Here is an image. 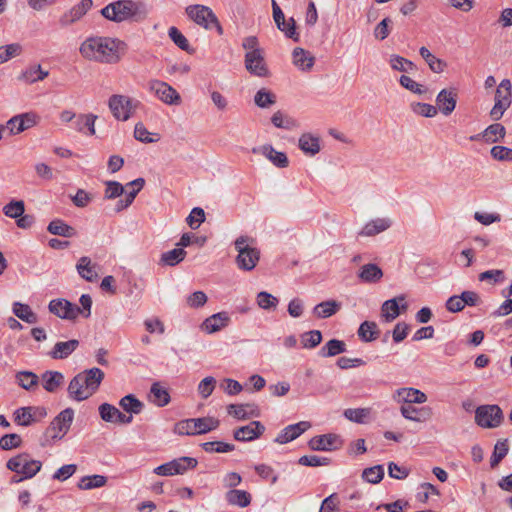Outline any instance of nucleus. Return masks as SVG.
Here are the masks:
<instances>
[{"mask_svg":"<svg viewBox=\"0 0 512 512\" xmlns=\"http://www.w3.org/2000/svg\"><path fill=\"white\" fill-rule=\"evenodd\" d=\"M127 45L124 41L112 38L93 36L82 42L79 52L87 60L102 64H116L125 53Z\"/></svg>","mask_w":512,"mask_h":512,"instance_id":"f257e3e1","label":"nucleus"},{"mask_svg":"<svg viewBox=\"0 0 512 512\" xmlns=\"http://www.w3.org/2000/svg\"><path fill=\"white\" fill-rule=\"evenodd\" d=\"M104 376V372L97 367L78 373L68 385L69 397L77 402L88 399L98 390Z\"/></svg>","mask_w":512,"mask_h":512,"instance_id":"f03ea898","label":"nucleus"},{"mask_svg":"<svg viewBox=\"0 0 512 512\" xmlns=\"http://www.w3.org/2000/svg\"><path fill=\"white\" fill-rule=\"evenodd\" d=\"M101 15L109 21L121 23L124 21L139 22L148 15L145 4L133 0H118L109 3L101 9Z\"/></svg>","mask_w":512,"mask_h":512,"instance_id":"7ed1b4c3","label":"nucleus"},{"mask_svg":"<svg viewBox=\"0 0 512 512\" xmlns=\"http://www.w3.org/2000/svg\"><path fill=\"white\" fill-rule=\"evenodd\" d=\"M256 240L252 237L242 235L235 242V250L238 252L236 264L239 269L251 271L260 259V251L255 246Z\"/></svg>","mask_w":512,"mask_h":512,"instance_id":"20e7f679","label":"nucleus"},{"mask_svg":"<svg viewBox=\"0 0 512 512\" xmlns=\"http://www.w3.org/2000/svg\"><path fill=\"white\" fill-rule=\"evenodd\" d=\"M220 421L214 417L190 418L181 420L174 426L178 435L205 434L219 427Z\"/></svg>","mask_w":512,"mask_h":512,"instance_id":"39448f33","label":"nucleus"},{"mask_svg":"<svg viewBox=\"0 0 512 512\" xmlns=\"http://www.w3.org/2000/svg\"><path fill=\"white\" fill-rule=\"evenodd\" d=\"M6 467L16 474L23 475V478L31 479L41 470L42 462L31 459L27 453H20L10 458Z\"/></svg>","mask_w":512,"mask_h":512,"instance_id":"423d86ee","label":"nucleus"},{"mask_svg":"<svg viewBox=\"0 0 512 512\" xmlns=\"http://www.w3.org/2000/svg\"><path fill=\"white\" fill-rule=\"evenodd\" d=\"M512 85L509 79H503L495 92V103L490 111L492 120H500L504 112L510 107L512 102Z\"/></svg>","mask_w":512,"mask_h":512,"instance_id":"0eeeda50","label":"nucleus"},{"mask_svg":"<svg viewBox=\"0 0 512 512\" xmlns=\"http://www.w3.org/2000/svg\"><path fill=\"white\" fill-rule=\"evenodd\" d=\"M74 419V410L66 408L61 411L50 423L45 431V437L56 440L62 439L70 429Z\"/></svg>","mask_w":512,"mask_h":512,"instance_id":"6e6552de","label":"nucleus"},{"mask_svg":"<svg viewBox=\"0 0 512 512\" xmlns=\"http://www.w3.org/2000/svg\"><path fill=\"white\" fill-rule=\"evenodd\" d=\"M148 90L166 105L172 106L181 104L180 94L167 82L152 79L148 82Z\"/></svg>","mask_w":512,"mask_h":512,"instance_id":"1a4fd4ad","label":"nucleus"},{"mask_svg":"<svg viewBox=\"0 0 512 512\" xmlns=\"http://www.w3.org/2000/svg\"><path fill=\"white\" fill-rule=\"evenodd\" d=\"M198 464L196 458L180 457L164 463L154 469V473L159 476H173L184 474L186 471L194 469Z\"/></svg>","mask_w":512,"mask_h":512,"instance_id":"9d476101","label":"nucleus"},{"mask_svg":"<svg viewBox=\"0 0 512 512\" xmlns=\"http://www.w3.org/2000/svg\"><path fill=\"white\" fill-rule=\"evenodd\" d=\"M476 423L485 428H494L501 424L503 413L498 405H483L476 409Z\"/></svg>","mask_w":512,"mask_h":512,"instance_id":"9b49d317","label":"nucleus"},{"mask_svg":"<svg viewBox=\"0 0 512 512\" xmlns=\"http://www.w3.org/2000/svg\"><path fill=\"white\" fill-rule=\"evenodd\" d=\"M138 103L137 101L134 103L128 96L115 94L109 98L108 106L117 120L127 121L132 114V109H134Z\"/></svg>","mask_w":512,"mask_h":512,"instance_id":"f8f14e48","label":"nucleus"},{"mask_svg":"<svg viewBox=\"0 0 512 512\" xmlns=\"http://www.w3.org/2000/svg\"><path fill=\"white\" fill-rule=\"evenodd\" d=\"M49 312L61 319L74 320L81 313V309L64 298L53 299L48 305Z\"/></svg>","mask_w":512,"mask_h":512,"instance_id":"ddd939ff","label":"nucleus"},{"mask_svg":"<svg viewBox=\"0 0 512 512\" xmlns=\"http://www.w3.org/2000/svg\"><path fill=\"white\" fill-rule=\"evenodd\" d=\"M186 14L187 16L194 21L196 24L204 27L209 28L210 23L217 24V18L213 11L204 5H190L186 8Z\"/></svg>","mask_w":512,"mask_h":512,"instance_id":"4468645a","label":"nucleus"},{"mask_svg":"<svg viewBox=\"0 0 512 512\" xmlns=\"http://www.w3.org/2000/svg\"><path fill=\"white\" fill-rule=\"evenodd\" d=\"M245 68L249 73L258 77H266L269 74L262 51L247 52Z\"/></svg>","mask_w":512,"mask_h":512,"instance_id":"2eb2a0df","label":"nucleus"},{"mask_svg":"<svg viewBox=\"0 0 512 512\" xmlns=\"http://www.w3.org/2000/svg\"><path fill=\"white\" fill-rule=\"evenodd\" d=\"M92 0H81L59 18L61 27H68L79 21L92 7Z\"/></svg>","mask_w":512,"mask_h":512,"instance_id":"dca6fc26","label":"nucleus"},{"mask_svg":"<svg viewBox=\"0 0 512 512\" xmlns=\"http://www.w3.org/2000/svg\"><path fill=\"white\" fill-rule=\"evenodd\" d=\"M310 427L311 423L308 421H300L296 424L288 425L283 430H281L274 441L278 444H286L298 438Z\"/></svg>","mask_w":512,"mask_h":512,"instance_id":"f3484780","label":"nucleus"},{"mask_svg":"<svg viewBox=\"0 0 512 512\" xmlns=\"http://www.w3.org/2000/svg\"><path fill=\"white\" fill-rule=\"evenodd\" d=\"M265 431V426L259 421H252L246 426L239 427L233 433L237 441H252L260 437Z\"/></svg>","mask_w":512,"mask_h":512,"instance_id":"a211bd4d","label":"nucleus"},{"mask_svg":"<svg viewBox=\"0 0 512 512\" xmlns=\"http://www.w3.org/2000/svg\"><path fill=\"white\" fill-rule=\"evenodd\" d=\"M308 445L314 451H333L340 447L341 442L335 434H324L311 438Z\"/></svg>","mask_w":512,"mask_h":512,"instance_id":"6ab92c4d","label":"nucleus"},{"mask_svg":"<svg viewBox=\"0 0 512 512\" xmlns=\"http://www.w3.org/2000/svg\"><path fill=\"white\" fill-rule=\"evenodd\" d=\"M393 398L395 401L405 404H422L427 401V395L424 392L412 387L397 389Z\"/></svg>","mask_w":512,"mask_h":512,"instance_id":"aec40b11","label":"nucleus"},{"mask_svg":"<svg viewBox=\"0 0 512 512\" xmlns=\"http://www.w3.org/2000/svg\"><path fill=\"white\" fill-rule=\"evenodd\" d=\"M437 107L445 116L450 115L456 107L457 93L454 89H442L436 97Z\"/></svg>","mask_w":512,"mask_h":512,"instance_id":"412c9836","label":"nucleus"},{"mask_svg":"<svg viewBox=\"0 0 512 512\" xmlns=\"http://www.w3.org/2000/svg\"><path fill=\"white\" fill-rule=\"evenodd\" d=\"M254 154H262L270 160L275 166L285 168L288 166L289 161L285 153L276 151L271 145L266 144L261 147H254L252 149Z\"/></svg>","mask_w":512,"mask_h":512,"instance_id":"4be33fe9","label":"nucleus"},{"mask_svg":"<svg viewBox=\"0 0 512 512\" xmlns=\"http://www.w3.org/2000/svg\"><path fill=\"white\" fill-rule=\"evenodd\" d=\"M401 415L410 421L425 422L432 416V409L428 406L416 408L412 404H405L400 407Z\"/></svg>","mask_w":512,"mask_h":512,"instance_id":"5701e85b","label":"nucleus"},{"mask_svg":"<svg viewBox=\"0 0 512 512\" xmlns=\"http://www.w3.org/2000/svg\"><path fill=\"white\" fill-rule=\"evenodd\" d=\"M49 75L48 70H44L40 64H33L26 67L17 76V80L25 84H34L38 81H42Z\"/></svg>","mask_w":512,"mask_h":512,"instance_id":"b1692460","label":"nucleus"},{"mask_svg":"<svg viewBox=\"0 0 512 512\" xmlns=\"http://www.w3.org/2000/svg\"><path fill=\"white\" fill-rule=\"evenodd\" d=\"M357 276L361 282L372 284L381 280L383 271L377 264L368 263L359 268Z\"/></svg>","mask_w":512,"mask_h":512,"instance_id":"393cba45","label":"nucleus"},{"mask_svg":"<svg viewBox=\"0 0 512 512\" xmlns=\"http://www.w3.org/2000/svg\"><path fill=\"white\" fill-rule=\"evenodd\" d=\"M229 320L230 318L227 313L219 312L206 318L203 321L201 328L207 333H215L226 327L229 323Z\"/></svg>","mask_w":512,"mask_h":512,"instance_id":"a878e982","label":"nucleus"},{"mask_svg":"<svg viewBox=\"0 0 512 512\" xmlns=\"http://www.w3.org/2000/svg\"><path fill=\"white\" fill-rule=\"evenodd\" d=\"M341 303L336 300H327L313 308V314L318 319H326L335 315L341 309Z\"/></svg>","mask_w":512,"mask_h":512,"instance_id":"bb28decb","label":"nucleus"},{"mask_svg":"<svg viewBox=\"0 0 512 512\" xmlns=\"http://www.w3.org/2000/svg\"><path fill=\"white\" fill-rule=\"evenodd\" d=\"M79 346V341L71 339L66 342H57L50 352L53 359H65L70 356Z\"/></svg>","mask_w":512,"mask_h":512,"instance_id":"cd10ccee","label":"nucleus"},{"mask_svg":"<svg viewBox=\"0 0 512 512\" xmlns=\"http://www.w3.org/2000/svg\"><path fill=\"white\" fill-rule=\"evenodd\" d=\"M391 226V221L386 218H377L368 222L359 232L360 236L370 237L377 235Z\"/></svg>","mask_w":512,"mask_h":512,"instance_id":"c85d7f7f","label":"nucleus"},{"mask_svg":"<svg viewBox=\"0 0 512 512\" xmlns=\"http://www.w3.org/2000/svg\"><path fill=\"white\" fill-rule=\"evenodd\" d=\"M299 148L307 155L314 156L320 151V138L304 133L299 138Z\"/></svg>","mask_w":512,"mask_h":512,"instance_id":"c756f323","label":"nucleus"},{"mask_svg":"<svg viewBox=\"0 0 512 512\" xmlns=\"http://www.w3.org/2000/svg\"><path fill=\"white\" fill-rule=\"evenodd\" d=\"M76 269L79 275L86 281L93 282L97 279L96 265L91 263V259L83 256L78 260Z\"/></svg>","mask_w":512,"mask_h":512,"instance_id":"7c9ffc66","label":"nucleus"},{"mask_svg":"<svg viewBox=\"0 0 512 512\" xmlns=\"http://www.w3.org/2000/svg\"><path fill=\"white\" fill-rule=\"evenodd\" d=\"M43 388L48 392H55L64 382V375L58 371H46L42 374Z\"/></svg>","mask_w":512,"mask_h":512,"instance_id":"2f4dec72","label":"nucleus"},{"mask_svg":"<svg viewBox=\"0 0 512 512\" xmlns=\"http://www.w3.org/2000/svg\"><path fill=\"white\" fill-rule=\"evenodd\" d=\"M292 56L294 65L303 71L310 70L314 65V57L300 47L293 50Z\"/></svg>","mask_w":512,"mask_h":512,"instance_id":"473e14b6","label":"nucleus"},{"mask_svg":"<svg viewBox=\"0 0 512 512\" xmlns=\"http://www.w3.org/2000/svg\"><path fill=\"white\" fill-rule=\"evenodd\" d=\"M12 310L16 317L28 324H35L38 321L37 314L27 304L15 302Z\"/></svg>","mask_w":512,"mask_h":512,"instance_id":"72a5a7b5","label":"nucleus"},{"mask_svg":"<svg viewBox=\"0 0 512 512\" xmlns=\"http://www.w3.org/2000/svg\"><path fill=\"white\" fill-rule=\"evenodd\" d=\"M226 500L231 505L244 508L251 503V495L244 490L231 489L226 493Z\"/></svg>","mask_w":512,"mask_h":512,"instance_id":"f704fd0d","label":"nucleus"},{"mask_svg":"<svg viewBox=\"0 0 512 512\" xmlns=\"http://www.w3.org/2000/svg\"><path fill=\"white\" fill-rule=\"evenodd\" d=\"M47 230L49 233L53 235H58L62 237L69 238L76 235V230L72 226L66 224L64 221L60 219H55L51 221L47 227Z\"/></svg>","mask_w":512,"mask_h":512,"instance_id":"c9c22d12","label":"nucleus"},{"mask_svg":"<svg viewBox=\"0 0 512 512\" xmlns=\"http://www.w3.org/2000/svg\"><path fill=\"white\" fill-rule=\"evenodd\" d=\"M379 329L375 322L364 321L358 329V336L363 342H371L377 339Z\"/></svg>","mask_w":512,"mask_h":512,"instance_id":"e433bc0d","label":"nucleus"},{"mask_svg":"<svg viewBox=\"0 0 512 512\" xmlns=\"http://www.w3.org/2000/svg\"><path fill=\"white\" fill-rule=\"evenodd\" d=\"M419 53L434 73H442L447 66L446 62L437 58L426 47H421Z\"/></svg>","mask_w":512,"mask_h":512,"instance_id":"4c0bfd02","label":"nucleus"},{"mask_svg":"<svg viewBox=\"0 0 512 512\" xmlns=\"http://www.w3.org/2000/svg\"><path fill=\"white\" fill-rule=\"evenodd\" d=\"M346 351V344L338 339L329 340L321 347L319 354L321 357H333Z\"/></svg>","mask_w":512,"mask_h":512,"instance_id":"58836bf2","label":"nucleus"},{"mask_svg":"<svg viewBox=\"0 0 512 512\" xmlns=\"http://www.w3.org/2000/svg\"><path fill=\"white\" fill-rule=\"evenodd\" d=\"M107 478L103 475L95 474L84 476L79 480L78 488L81 490H91L105 486Z\"/></svg>","mask_w":512,"mask_h":512,"instance_id":"ea45409f","label":"nucleus"},{"mask_svg":"<svg viewBox=\"0 0 512 512\" xmlns=\"http://www.w3.org/2000/svg\"><path fill=\"white\" fill-rule=\"evenodd\" d=\"M119 405L121 408L131 414H139L144 408L143 402L138 400L134 395L128 394L124 396L120 402Z\"/></svg>","mask_w":512,"mask_h":512,"instance_id":"a19ab883","label":"nucleus"},{"mask_svg":"<svg viewBox=\"0 0 512 512\" xmlns=\"http://www.w3.org/2000/svg\"><path fill=\"white\" fill-rule=\"evenodd\" d=\"M400 314L397 299H390L385 301L381 306V316L386 322H391L396 319Z\"/></svg>","mask_w":512,"mask_h":512,"instance_id":"79ce46f5","label":"nucleus"},{"mask_svg":"<svg viewBox=\"0 0 512 512\" xmlns=\"http://www.w3.org/2000/svg\"><path fill=\"white\" fill-rule=\"evenodd\" d=\"M17 383L25 390H32L38 385V376L30 371H20L16 374Z\"/></svg>","mask_w":512,"mask_h":512,"instance_id":"37998d69","label":"nucleus"},{"mask_svg":"<svg viewBox=\"0 0 512 512\" xmlns=\"http://www.w3.org/2000/svg\"><path fill=\"white\" fill-rule=\"evenodd\" d=\"M254 102L259 108H269L276 103V95L262 88L256 92Z\"/></svg>","mask_w":512,"mask_h":512,"instance_id":"c03bdc74","label":"nucleus"},{"mask_svg":"<svg viewBox=\"0 0 512 512\" xmlns=\"http://www.w3.org/2000/svg\"><path fill=\"white\" fill-rule=\"evenodd\" d=\"M186 254L183 248H174L162 254L161 262L167 266H175L184 260Z\"/></svg>","mask_w":512,"mask_h":512,"instance_id":"a18cd8bd","label":"nucleus"},{"mask_svg":"<svg viewBox=\"0 0 512 512\" xmlns=\"http://www.w3.org/2000/svg\"><path fill=\"white\" fill-rule=\"evenodd\" d=\"M301 345L305 349H313L322 341V333L319 330L304 332L300 336Z\"/></svg>","mask_w":512,"mask_h":512,"instance_id":"49530a36","label":"nucleus"},{"mask_svg":"<svg viewBox=\"0 0 512 512\" xmlns=\"http://www.w3.org/2000/svg\"><path fill=\"white\" fill-rule=\"evenodd\" d=\"M506 133L505 127L502 124L494 123L488 126L484 132L483 137L487 142L495 143L499 139L504 138Z\"/></svg>","mask_w":512,"mask_h":512,"instance_id":"de8ad7c7","label":"nucleus"},{"mask_svg":"<svg viewBox=\"0 0 512 512\" xmlns=\"http://www.w3.org/2000/svg\"><path fill=\"white\" fill-rule=\"evenodd\" d=\"M271 122L277 128L292 130L298 127V123L291 117L285 116L281 111L275 112L271 117Z\"/></svg>","mask_w":512,"mask_h":512,"instance_id":"09e8293b","label":"nucleus"},{"mask_svg":"<svg viewBox=\"0 0 512 512\" xmlns=\"http://www.w3.org/2000/svg\"><path fill=\"white\" fill-rule=\"evenodd\" d=\"M150 393L153 397V402L159 407L166 406L170 402L168 391L162 388L158 383L152 384Z\"/></svg>","mask_w":512,"mask_h":512,"instance_id":"8fccbe9b","label":"nucleus"},{"mask_svg":"<svg viewBox=\"0 0 512 512\" xmlns=\"http://www.w3.org/2000/svg\"><path fill=\"white\" fill-rule=\"evenodd\" d=\"M25 212V204L22 200H12L3 207V213L13 219H17Z\"/></svg>","mask_w":512,"mask_h":512,"instance_id":"3c124183","label":"nucleus"},{"mask_svg":"<svg viewBox=\"0 0 512 512\" xmlns=\"http://www.w3.org/2000/svg\"><path fill=\"white\" fill-rule=\"evenodd\" d=\"M251 407L250 404H230L227 407V412L230 416L238 419V420H246L251 416H258L257 413L251 412L247 413L246 408Z\"/></svg>","mask_w":512,"mask_h":512,"instance_id":"603ef678","label":"nucleus"},{"mask_svg":"<svg viewBox=\"0 0 512 512\" xmlns=\"http://www.w3.org/2000/svg\"><path fill=\"white\" fill-rule=\"evenodd\" d=\"M384 477V468L382 465H376L363 470L362 478L371 484L379 483Z\"/></svg>","mask_w":512,"mask_h":512,"instance_id":"864d4df0","label":"nucleus"},{"mask_svg":"<svg viewBox=\"0 0 512 512\" xmlns=\"http://www.w3.org/2000/svg\"><path fill=\"white\" fill-rule=\"evenodd\" d=\"M31 406L20 407L14 412V421L20 426H30L35 423Z\"/></svg>","mask_w":512,"mask_h":512,"instance_id":"5fc2aeb1","label":"nucleus"},{"mask_svg":"<svg viewBox=\"0 0 512 512\" xmlns=\"http://www.w3.org/2000/svg\"><path fill=\"white\" fill-rule=\"evenodd\" d=\"M389 62L392 69L396 71L409 72L416 68L415 64L412 61L399 55H392L390 57Z\"/></svg>","mask_w":512,"mask_h":512,"instance_id":"6e6d98bb","label":"nucleus"},{"mask_svg":"<svg viewBox=\"0 0 512 512\" xmlns=\"http://www.w3.org/2000/svg\"><path fill=\"white\" fill-rule=\"evenodd\" d=\"M201 446L203 450L207 453H226L233 451L235 449V446L233 444L225 443L222 441L205 442Z\"/></svg>","mask_w":512,"mask_h":512,"instance_id":"4d7b16f0","label":"nucleus"},{"mask_svg":"<svg viewBox=\"0 0 512 512\" xmlns=\"http://www.w3.org/2000/svg\"><path fill=\"white\" fill-rule=\"evenodd\" d=\"M22 53V46L19 43H12L0 47V63L7 62L11 58Z\"/></svg>","mask_w":512,"mask_h":512,"instance_id":"13d9d810","label":"nucleus"},{"mask_svg":"<svg viewBox=\"0 0 512 512\" xmlns=\"http://www.w3.org/2000/svg\"><path fill=\"white\" fill-rule=\"evenodd\" d=\"M508 450L507 440L498 441L495 444L494 451L490 459V465L492 468L496 467L501 462V460L507 455Z\"/></svg>","mask_w":512,"mask_h":512,"instance_id":"bf43d9fd","label":"nucleus"},{"mask_svg":"<svg viewBox=\"0 0 512 512\" xmlns=\"http://www.w3.org/2000/svg\"><path fill=\"white\" fill-rule=\"evenodd\" d=\"M168 36L181 50L190 52V45L187 38L178 30V28L172 26L168 30Z\"/></svg>","mask_w":512,"mask_h":512,"instance_id":"052dcab7","label":"nucleus"},{"mask_svg":"<svg viewBox=\"0 0 512 512\" xmlns=\"http://www.w3.org/2000/svg\"><path fill=\"white\" fill-rule=\"evenodd\" d=\"M478 279L479 281H488L490 284L495 285L505 280V273L500 269L487 270L480 273Z\"/></svg>","mask_w":512,"mask_h":512,"instance_id":"680f3d73","label":"nucleus"},{"mask_svg":"<svg viewBox=\"0 0 512 512\" xmlns=\"http://www.w3.org/2000/svg\"><path fill=\"white\" fill-rule=\"evenodd\" d=\"M216 379L212 376H207L200 381L197 391L203 399H207L216 387Z\"/></svg>","mask_w":512,"mask_h":512,"instance_id":"e2e57ef3","label":"nucleus"},{"mask_svg":"<svg viewBox=\"0 0 512 512\" xmlns=\"http://www.w3.org/2000/svg\"><path fill=\"white\" fill-rule=\"evenodd\" d=\"M257 304L264 310L275 309L278 304V299L268 292H259L257 294Z\"/></svg>","mask_w":512,"mask_h":512,"instance_id":"0e129e2a","label":"nucleus"},{"mask_svg":"<svg viewBox=\"0 0 512 512\" xmlns=\"http://www.w3.org/2000/svg\"><path fill=\"white\" fill-rule=\"evenodd\" d=\"M299 464L309 467L327 466L330 464V459L327 457H320L317 455H304L300 457Z\"/></svg>","mask_w":512,"mask_h":512,"instance_id":"69168bd1","label":"nucleus"},{"mask_svg":"<svg viewBox=\"0 0 512 512\" xmlns=\"http://www.w3.org/2000/svg\"><path fill=\"white\" fill-rule=\"evenodd\" d=\"M411 109L415 114L424 116V117H428V118L436 116L437 112H438L437 107H435L431 104L419 103V102L412 103Z\"/></svg>","mask_w":512,"mask_h":512,"instance_id":"338daca9","label":"nucleus"},{"mask_svg":"<svg viewBox=\"0 0 512 512\" xmlns=\"http://www.w3.org/2000/svg\"><path fill=\"white\" fill-rule=\"evenodd\" d=\"M187 224L192 229H197L199 226L205 221V212L200 207H195L190 212L189 216L186 219Z\"/></svg>","mask_w":512,"mask_h":512,"instance_id":"774afa93","label":"nucleus"}]
</instances>
